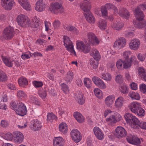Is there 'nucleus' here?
<instances>
[{"label":"nucleus","mask_w":146,"mask_h":146,"mask_svg":"<svg viewBox=\"0 0 146 146\" xmlns=\"http://www.w3.org/2000/svg\"><path fill=\"white\" fill-rule=\"evenodd\" d=\"M134 14L138 22L136 24V27L139 29H142L146 25V21L143 19L144 15L142 11L138 9H135Z\"/></svg>","instance_id":"1"},{"label":"nucleus","mask_w":146,"mask_h":146,"mask_svg":"<svg viewBox=\"0 0 146 146\" xmlns=\"http://www.w3.org/2000/svg\"><path fill=\"white\" fill-rule=\"evenodd\" d=\"M62 1L60 0L59 2H55L52 3L50 6V10L54 13L57 14L64 12V10L62 6Z\"/></svg>","instance_id":"2"},{"label":"nucleus","mask_w":146,"mask_h":146,"mask_svg":"<svg viewBox=\"0 0 146 146\" xmlns=\"http://www.w3.org/2000/svg\"><path fill=\"white\" fill-rule=\"evenodd\" d=\"M17 22L21 26L23 27H29L30 20L28 17L24 15H19L17 18Z\"/></svg>","instance_id":"3"},{"label":"nucleus","mask_w":146,"mask_h":146,"mask_svg":"<svg viewBox=\"0 0 146 146\" xmlns=\"http://www.w3.org/2000/svg\"><path fill=\"white\" fill-rule=\"evenodd\" d=\"M63 38L64 39V45L66 48V50L70 52L72 54L76 56V53L74 50L73 44L70 38L67 36H64Z\"/></svg>","instance_id":"4"},{"label":"nucleus","mask_w":146,"mask_h":146,"mask_svg":"<svg viewBox=\"0 0 146 146\" xmlns=\"http://www.w3.org/2000/svg\"><path fill=\"white\" fill-rule=\"evenodd\" d=\"M125 120L127 123L131 124L132 127L138 123L139 120L131 113H127L124 116Z\"/></svg>","instance_id":"5"},{"label":"nucleus","mask_w":146,"mask_h":146,"mask_svg":"<svg viewBox=\"0 0 146 146\" xmlns=\"http://www.w3.org/2000/svg\"><path fill=\"white\" fill-rule=\"evenodd\" d=\"M70 135L72 139L76 143L79 142L82 139L81 133L77 129H73L70 132Z\"/></svg>","instance_id":"6"},{"label":"nucleus","mask_w":146,"mask_h":146,"mask_svg":"<svg viewBox=\"0 0 146 146\" xmlns=\"http://www.w3.org/2000/svg\"><path fill=\"white\" fill-rule=\"evenodd\" d=\"M126 139L128 142L132 144L139 145L141 143L140 139L134 135H129L127 137Z\"/></svg>","instance_id":"7"},{"label":"nucleus","mask_w":146,"mask_h":146,"mask_svg":"<svg viewBox=\"0 0 146 146\" xmlns=\"http://www.w3.org/2000/svg\"><path fill=\"white\" fill-rule=\"evenodd\" d=\"M15 112L19 115L23 116L26 114L27 110L26 106L22 102L19 103L18 107L16 110Z\"/></svg>","instance_id":"8"},{"label":"nucleus","mask_w":146,"mask_h":146,"mask_svg":"<svg viewBox=\"0 0 146 146\" xmlns=\"http://www.w3.org/2000/svg\"><path fill=\"white\" fill-rule=\"evenodd\" d=\"M126 133L127 132L124 128L121 126H118L116 129L114 135L117 138L121 139L125 137Z\"/></svg>","instance_id":"9"},{"label":"nucleus","mask_w":146,"mask_h":146,"mask_svg":"<svg viewBox=\"0 0 146 146\" xmlns=\"http://www.w3.org/2000/svg\"><path fill=\"white\" fill-rule=\"evenodd\" d=\"M14 35L13 28L11 27H6L4 30L3 35L5 39H10L13 37Z\"/></svg>","instance_id":"10"},{"label":"nucleus","mask_w":146,"mask_h":146,"mask_svg":"<svg viewBox=\"0 0 146 146\" xmlns=\"http://www.w3.org/2000/svg\"><path fill=\"white\" fill-rule=\"evenodd\" d=\"M1 5L5 9L11 10L15 4L13 0H1Z\"/></svg>","instance_id":"11"},{"label":"nucleus","mask_w":146,"mask_h":146,"mask_svg":"<svg viewBox=\"0 0 146 146\" xmlns=\"http://www.w3.org/2000/svg\"><path fill=\"white\" fill-rule=\"evenodd\" d=\"M92 80L94 84L101 89H105L106 85L103 80L100 78L96 76H94L92 78Z\"/></svg>","instance_id":"12"},{"label":"nucleus","mask_w":146,"mask_h":146,"mask_svg":"<svg viewBox=\"0 0 146 146\" xmlns=\"http://www.w3.org/2000/svg\"><path fill=\"white\" fill-rule=\"evenodd\" d=\"M13 137L15 142L20 143L23 141L24 136L21 132L16 131L13 133Z\"/></svg>","instance_id":"13"},{"label":"nucleus","mask_w":146,"mask_h":146,"mask_svg":"<svg viewBox=\"0 0 146 146\" xmlns=\"http://www.w3.org/2000/svg\"><path fill=\"white\" fill-rule=\"evenodd\" d=\"M126 43L125 39L123 37H121L115 41L114 44V46L120 48L123 47L125 45Z\"/></svg>","instance_id":"14"},{"label":"nucleus","mask_w":146,"mask_h":146,"mask_svg":"<svg viewBox=\"0 0 146 146\" xmlns=\"http://www.w3.org/2000/svg\"><path fill=\"white\" fill-rule=\"evenodd\" d=\"M80 7L81 9L84 12L87 13L89 12L91 8V5L89 2H83L80 4Z\"/></svg>","instance_id":"15"},{"label":"nucleus","mask_w":146,"mask_h":146,"mask_svg":"<svg viewBox=\"0 0 146 146\" xmlns=\"http://www.w3.org/2000/svg\"><path fill=\"white\" fill-rule=\"evenodd\" d=\"M93 131L97 138L99 140H102L104 138V134L98 127H95L93 129Z\"/></svg>","instance_id":"16"},{"label":"nucleus","mask_w":146,"mask_h":146,"mask_svg":"<svg viewBox=\"0 0 146 146\" xmlns=\"http://www.w3.org/2000/svg\"><path fill=\"white\" fill-rule=\"evenodd\" d=\"M140 44V41L138 39H135L131 41L129 44V46L131 49L137 50L139 47Z\"/></svg>","instance_id":"17"},{"label":"nucleus","mask_w":146,"mask_h":146,"mask_svg":"<svg viewBox=\"0 0 146 146\" xmlns=\"http://www.w3.org/2000/svg\"><path fill=\"white\" fill-rule=\"evenodd\" d=\"M118 13L121 17L126 19H128L130 16L129 12L124 8L119 9Z\"/></svg>","instance_id":"18"},{"label":"nucleus","mask_w":146,"mask_h":146,"mask_svg":"<svg viewBox=\"0 0 146 146\" xmlns=\"http://www.w3.org/2000/svg\"><path fill=\"white\" fill-rule=\"evenodd\" d=\"M114 96L109 95L107 96L105 100V103L108 107L111 108L115 100Z\"/></svg>","instance_id":"19"},{"label":"nucleus","mask_w":146,"mask_h":146,"mask_svg":"<svg viewBox=\"0 0 146 146\" xmlns=\"http://www.w3.org/2000/svg\"><path fill=\"white\" fill-rule=\"evenodd\" d=\"M45 4L43 0H38L36 3L35 9L39 12H42L44 10Z\"/></svg>","instance_id":"20"},{"label":"nucleus","mask_w":146,"mask_h":146,"mask_svg":"<svg viewBox=\"0 0 146 146\" xmlns=\"http://www.w3.org/2000/svg\"><path fill=\"white\" fill-rule=\"evenodd\" d=\"M140 107L141 105L139 103L137 102H133L130 104L129 108L132 112L135 113Z\"/></svg>","instance_id":"21"},{"label":"nucleus","mask_w":146,"mask_h":146,"mask_svg":"<svg viewBox=\"0 0 146 146\" xmlns=\"http://www.w3.org/2000/svg\"><path fill=\"white\" fill-rule=\"evenodd\" d=\"M124 102V99L121 96H119L115 100L114 106L115 108L119 109H121L123 106Z\"/></svg>","instance_id":"22"},{"label":"nucleus","mask_w":146,"mask_h":146,"mask_svg":"<svg viewBox=\"0 0 146 146\" xmlns=\"http://www.w3.org/2000/svg\"><path fill=\"white\" fill-rule=\"evenodd\" d=\"M31 127L35 131L39 130L42 127L41 123L38 119L35 120L32 122Z\"/></svg>","instance_id":"23"},{"label":"nucleus","mask_w":146,"mask_h":146,"mask_svg":"<svg viewBox=\"0 0 146 146\" xmlns=\"http://www.w3.org/2000/svg\"><path fill=\"white\" fill-rule=\"evenodd\" d=\"M123 23L119 19L116 22L113 23L112 25V28L116 30L120 31L124 27Z\"/></svg>","instance_id":"24"},{"label":"nucleus","mask_w":146,"mask_h":146,"mask_svg":"<svg viewBox=\"0 0 146 146\" xmlns=\"http://www.w3.org/2000/svg\"><path fill=\"white\" fill-rule=\"evenodd\" d=\"M63 139L60 137H54L53 139L54 146H62L63 143Z\"/></svg>","instance_id":"25"},{"label":"nucleus","mask_w":146,"mask_h":146,"mask_svg":"<svg viewBox=\"0 0 146 146\" xmlns=\"http://www.w3.org/2000/svg\"><path fill=\"white\" fill-rule=\"evenodd\" d=\"M2 60L5 65L9 67H12L13 65V60L10 58L1 56Z\"/></svg>","instance_id":"26"},{"label":"nucleus","mask_w":146,"mask_h":146,"mask_svg":"<svg viewBox=\"0 0 146 146\" xmlns=\"http://www.w3.org/2000/svg\"><path fill=\"white\" fill-rule=\"evenodd\" d=\"M90 54L96 60H99L101 58V56L99 51L96 49L92 50L91 51Z\"/></svg>","instance_id":"27"},{"label":"nucleus","mask_w":146,"mask_h":146,"mask_svg":"<svg viewBox=\"0 0 146 146\" xmlns=\"http://www.w3.org/2000/svg\"><path fill=\"white\" fill-rule=\"evenodd\" d=\"M139 77L141 79L146 81V72L143 67H139L138 70Z\"/></svg>","instance_id":"28"},{"label":"nucleus","mask_w":146,"mask_h":146,"mask_svg":"<svg viewBox=\"0 0 146 146\" xmlns=\"http://www.w3.org/2000/svg\"><path fill=\"white\" fill-rule=\"evenodd\" d=\"M33 24H32L30 21V25L29 27L32 28H38L40 24L39 19H37L36 17H35L34 19H32Z\"/></svg>","instance_id":"29"},{"label":"nucleus","mask_w":146,"mask_h":146,"mask_svg":"<svg viewBox=\"0 0 146 146\" xmlns=\"http://www.w3.org/2000/svg\"><path fill=\"white\" fill-rule=\"evenodd\" d=\"M74 116L78 122L81 123L84 122V119L82 115L79 112H74Z\"/></svg>","instance_id":"30"},{"label":"nucleus","mask_w":146,"mask_h":146,"mask_svg":"<svg viewBox=\"0 0 146 146\" xmlns=\"http://www.w3.org/2000/svg\"><path fill=\"white\" fill-rule=\"evenodd\" d=\"M134 57H131L130 59L129 60H123V68L127 69L129 68L131 65V63L132 62V59Z\"/></svg>","instance_id":"31"},{"label":"nucleus","mask_w":146,"mask_h":146,"mask_svg":"<svg viewBox=\"0 0 146 146\" xmlns=\"http://www.w3.org/2000/svg\"><path fill=\"white\" fill-rule=\"evenodd\" d=\"M84 15L87 20L90 23H94L95 21V19L93 16L90 12L87 13H84Z\"/></svg>","instance_id":"32"},{"label":"nucleus","mask_w":146,"mask_h":146,"mask_svg":"<svg viewBox=\"0 0 146 146\" xmlns=\"http://www.w3.org/2000/svg\"><path fill=\"white\" fill-rule=\"evenodd\" d=\"M18 83L20 86L25 87L27 85L28 82L26 78L22 77L19 79Z\"/></svg>","instance_id":"33"},{"label":"nucleus","mask_w":146,"mask_h":146,"mask_svg":"<svg viewBox=\"0 0 146 146\" xmlns=\"http://www.w3.org/2000/svg\"><path fill=\"white\" fill-rule=\"evenodd\" d=\"M59 131L63 134L66 133L68 131V128L67 124L64 123H62L60 124L59 126Z\"/></svg>","instance_id":"34"},{"label":"nucleus","mask_w":146,"mask_h":146,"mask_svg":"<svg viewBox=\"0 0 146 146\" xmlns=\"http://www.w3.org/2000/svg\"><path fill=\"white\" fill-rule=\"evenodd\" d=\"M107 25V22L103 19L100 20L98 22L99 27L102 30H104L106 29Z\"/></svg>","instance_id":"35"},{"label":"nucleus","mask_w":146,"mask_h":146,"mask_svg":"<svg viewBox=\"0 0 146 146\" xmlns=\"http://www.w3.org/2000/svg\"><path fill=\"white\" fill-rule=\"evenodd\" d=\"M133 128L136 129H139V127L144 129H146V122L143 121H141L140 123L139 121L138 123L135 124V125L133 127Z\"/></svg>","instance_id":"36"},{"label":"nucleus","mask_w":146,"mask_h":146,"mask_svg":"<svg viewBox=\"0 0 146 146\" xmlns=\"http://www.w3.org/2000/svg\"><path fill=\"white\" fill-rule=\"evenodd\" d=\"M64 29L68 31H71L74 33H77L78 31L77 29L74 26L70 25H64L63 26Z\"/></svg>","instance_id":"37"},{"label":"nucleus","mask_w":146,"mask_h":146,"mask_svg":"<svg viewBox=\"0 0 146 146\" xmlns=\"http://www.w3.org/2000/svg\"><path fill=\"white\" fill-rule=\"evenodd\" d=\"M73 74L71 71H69L67 73L64 77V80L67 83L72 81L73 78Z\"/></svg>","instance_id":"38"},{"label":"nucleus","mask_w":146,"mask_h":146,"mask_svg":"<svg viewBox=\"0 0 146 146\" xmlns=\"http://www.w3.org/2000/svg\"><path fill=\"white\" fill-rule=\"evenodd\" d=\"M57 119V117L52 113H48L47 115V121L50 122L56 121Z\"/></svg>","instance_id":"39"},{"label":"nucleus","mask_w":146,"mask_h":146,"mask_svg":"<svg viewBox=\"0 0 146 146\" xmlns=\"http://www.w3.org/2000/svg\"><path fill=\"white\" fill-rule=\"evenodd\" d=\"M98 60H96L95 59L94 60L92 59L90 61V63L91 67L94 69H96L98 67Z\"/></svg>","instance_id":"40"},{"label":"nucleus","mask_w":146,"mask_h":146,"mask_svg":"<svg viewBox=\"0 0 146 146\" xmlns=\"http://www.w3.org/2000/svg\"><path fill=\"white\" fill-rule=\"evenodd\" d=\"M100 77L105 80L108 81H110L111 79V75L108 73H102L101 74Z\"/></svg>","instance_id":"41"},{"label":"nucleus","mask_w":146,"mask_h":146,"mask_svg":"<svg viewBox=\"0 0 146 146\" xmlns=\"http://www.w3.org/2000/svg\"><path fill=\"white\" fill-rule=\"evenodd\" d=\"M92 83V81L89 78H85L84 79V84L88 88H90L91 87Z\"/></svg>","instance_id":"42"},{"label":"nucleus","mask_w":146,"mask_h":146,"mask_svg":"<svg viewBox=\"0 0 146 146\" xmlns=\"http://www.w3.org/2000/svg\"><path fill=\"white\" fill-rule=\"evenodd\" d=\"M104 6L107 9H113L115 13H117L118 12V10L117 7L112 4L107 3Z\"/></svg>","instance_id":"43"},{"label":"nucleus","mask_w":146,"mask_h":146,"mask_svg":"<svg viewBox=\"0 0 146 146\" xmlns=\"http://www.w3.org/2000/svg\"><path fill=\"white\" fill-rule=\"evenodd\" d=\"M95 35L91 33H88V42L90 44H93L94 43V39L95 38Z\"/></svg>","instance_id":"44"},{"label":"nucleus","mask_w":146,"mask_h":146,"mask_svg":"<svg viewBox=\"0 0 146 146\" xmlns=\"http://www.w3.org/2000/svg\"><path fill=\"white\" fill-rule=\"evenodd\" d=\"M94 94L96 96L100 99L102 98L103 95L102 91L98 88H95L94 90Z\"/></svg>","instance_id":"45"},{"label":"nucleus","mask_w":146,"mask_h":146,"mask_svg":"<svg viewBox=\"0 0 146 146\" xmlns=\"http://www.w3.org/2000/svg\"><path fill=\"white\" fill-rule=\"evenodd\" d=\"M129 96L132 99L139 100L140 99L139 95L136 93L130 92L129 93Z\"/></svg>","instance_id":"46"},{"label":"nucleus","mask_w":146,"mask_h":146,"mask_svg":"<svg viewBox=\"0 0 146 146\" xmlns=\"http://www.w3.org/2000/svg\"><path fill=\"white\" fill-rule=\"evenodd\" d=\"M30 101L32 103L39 106L40 105V102L36 97L33 96H31L29 98Z\"/></svg>","instance_id":"47"},{"label":"nucleus","mask_w":146,"mask_h":146,"mask_svg":"<svg viewBox=\"0 0 146 146\" xmlns=\"http://www.w3.org/2000/svg\"><path fill=\"white\" fill-rule=\"evenodd\" d=\"M85 44L83 42L81 41H77L76 42L77 48L78 49L82 51L84 46Z\"/></svg>","instance_id":"48"},{"label":"nucleus","mask_w":146,"mask_h":146,"mask_svg":"<svg viewBox=\"0 0 146 146\" xmlns=\"http://www.w3.org/2000/svg\"><path fill=\"white\" fill-rule=\"evenodd\" d=\"M137 56L139 60L141 62L144 61L146 58L145 54L141 53L138 54Z\"/></svg>","instance_id":"49"},{"label":"nucleus","mask_w":146,"mask_h":146,"mask_svg":"<svg viewBox=\"0 0 146 146\" xmlns=\"http://www.w3.org/2000/svg\"><path fill=\"white\" fill-rule=\"evenodd\" d=\"M7 79V77L6 74L3 71L0 70V81H5Z\"/></svg>","instance_id":"50"},{"label":"nucleus","mask_w":146,"mask_h":146,"mask_svg":"<svg viewBox=\"0 0 146 146\" xmlns=\"http://www.w3.org/2000/svg\"><path fill=\"white\" fill-rule=\"evenodd\" d=\"M106 121L107 122H113L115 123L117 122L115 116L113 115L110 116L109 117L106 119Z\"/></svg>","instance_id":"51"},{"label":"nucleus","mask_w":146,"mask_h":146,"mask_svg":"<svg viewBox=\"0 0 146 146\" xmlns=\"http://www.w3.org/2000/svg\"><path fill=\"white\" fill-rule=\"evenodd\" d=\"M135 113L139 116H143L145 114V111L144 110L141 106L138 110L136 111V112H135Z\"/></svg>","instance_id":"52"},{"label":"nucleus","mask_w":146,"mask_h":146,"mask_svg":"<svg viewBox=\"0 0 146 146\" xmlns=\"http://www.w3.org/2000/svg\"><path fill=\"white\" fill-rule=\"evenodd\" d=\"M61 89L62 90L65 94H68L69 91L68 88V86L64 83L61 84Z\"/></svg>","instance_id":"53"},{"label":"nucleus","mask_w":146,"mask_h":146,"mask_svg":"<svg viewBox=\"0 0 146 146\" xmlns=\"http://www.w3.org/2000/svg\"><path fill=\"white\" fill-rule=\"evenodd\" d=\"M77 100L78 103L80 104H83L84 103V99L83 98V96L80 94H78L77 96Z\"/></svg>","instance_id":"54"},{"label":"nucleus","mask_w":146,"mask_h":146,"mask_svg":"<svg viewBox=\"0 0 146 146\" xmlns=\"http://www.w3.org/2000/svg\"><path fill=\"white\" fill-rule=\"evenodd\" d=\"M90 46L88 44H86L83 48L82 51L84 53H87L90 51Z\"/></svg>","instance_id":"55"},{"label":"nucleus","mask_w":146,"mask_h":146,"mask_svg":"<svg viewBox=\"0 0 146 146\" xmlns=\"http://www.w3.org/2000/svg\"><path fill=\"white\" fill-rule=\"evenodd\" d=\"M17 96L18 97L21 98H25L26 97V95L25 92L22 90H19L18 91Z\"/></svg>","instance_id":"56"},{"label":"nucleus","mask_w":146,"mask_h":146,"mask_svg":"<svg viewBox=\"0 0 146 146\" xmlns=\"http://www.w3.org/2000/svg\"><path fill=\"white\" fill-rule=\"evenodd\" d=\"M120 89L121 92L123 94H126L128 92L127 88L125 85L121 86Z\"/></svg>","instance_id":"57"},{"label":"nucleus","mask_w":146,"mask_h":146,"mask_svg":"<svg viewBox=\"0 0 146 146\" xmlns=\"http://www.w3.org/2000/svg\"><path fill=\"white\" fill-rule=\"evenodd\" d=\"M38 94L40 97L42 98H44L46 96V91L42 89L39 92Z\"/></svg>","instance_id":"58"},{"label":"nucleus","mask_w":146,"mask_h":146,"mask_svg":"<svg viewBox=\"0 0 146 146\" xmlns=\"http://www.w3.org/2000/svg\"><path fill=\"white\" fill-rule=\"evenodd\" d=\"M22 7L27 11H30L31 10V6L29 3L27 1L23 5Z\"/></svg>","instance_id":"59"},{"label":"nucleus","mask_w":146,"mask_h":146,"mask_svg":"<svg viewBox=\"0 0 146 146\" xmlns=\"http://www.w3.org/2000/svg\"><path fill=\"white\" fill-rule=\"evenodd\" d=\"M101 11L102 16L106 17L107 15L108 12L107 9L104 6H102L101 8Z\"/></svg>","instance_id":"60"},{"label":"nucleus","mask_w":146,"mask_h":146,"mask_svg":"<svg viewBox=\"0 0 146 146\" xmlns=\"http://www.w3.org/2000/svg\"><path fill=\"white\" fill-rule=\"evenodd\" d=\"M130 54V52L129 51H125L123 54V60H128V56Z\"/></svg>","instance_id":"61"},{"label":"nucleus","mask_w":146,"mask_h":146,"mask_svg":"<svg viewBox=\"0 0 146 146\" xmlns=\"http://www.w3.org/2000/svg\"><path fill=\"white\" fill-rule=\"evenodd\" d=\"M122 64H123V61L122 60H118L116 64V65L118 69L121 70L122 68Z\"/></svg>","instance_id":"62"},{"label":"nucleus","mask_w":146,"mask_h":146,"mask_svg":"<svg viewBox=\"0 0 146 146\" xmlns=\"http://www.w3.org/2000/svg\"><path fill=\"white\" fill-rule=\"evenodd\" d=\"M7 87L8 88L11 90H14L16 89V87L14 84L11 83H9L7 84Z\"/></svg>","instance_id":"63"},{"label":"nucleus","mask_w":146,"mask_h":146,"mask_svg":"<svg viewBox=\"0 0 146 146\" xmlns=\"http://www.w3.org/2000/svg\"><path fill=\"white\" fill-rule=\"evenodd\" d=\"M60 23L58 20H55L53 23V26L55 29L59 28L60 26Z\"/></svg>","instance_id":"64"}]
</instances>
